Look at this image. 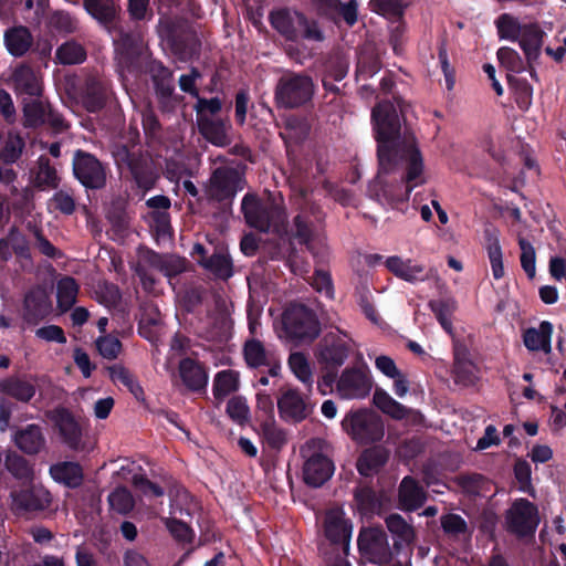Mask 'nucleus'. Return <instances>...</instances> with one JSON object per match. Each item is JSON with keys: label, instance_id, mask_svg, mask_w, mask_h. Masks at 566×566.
Segmentation results:
<instances>
[{"label": "nucleus", "instance_id": "b1692460", "mask_svg": "<svg viewBox=\"0 0 566 566\" xmlns=\"http://www.w3.org/2000/svg\"><path fill=\"white\" fill-rule=\"evenodd\" d=\"M281 413L293 420H301L307 415V406L295 390H287L277 401Z\"/></svg>", "mask_w": 566, "mask_h": 566}, {"label": "nucleus", "instance_id": "6ab92c4d", "mask_svg": "<svg viewBox=\"0 0 566 566\" xmlns=\"http://www.w3.org/2000/svg\"><path fill=\"white\" fill-rule=\"evenodd\" d=\"M386 525L391 534L396 549L410 547L416 539V531L400 515L391 514L386 518Z\"/></svg>", "mask_w": 566, "mask_h": 566}, {"label": "nucleus", "instance_id": "4d7b16f0", "mask_svg": "<svg viewBox=\"0 0 566 566\" xmlns=\"http://www.w3.org/2000/svg\"><path fill=\"white\" fill-rule=\"evenodd\" d=\"M7 469L20 480H30L32 471L29 468L27 461L17 454H10L6 460Z\"/></svg>", "mask_w": 566, "mask_h": 566}, {"label": "nucleus", "instance_id": "412c9836", "mask_svg": "<svg viewBox=\"0 0 566 566\" xmlns=\"http://www.w3.org/2000/svg\"><path fill=\"white\" fill-rule=\"evenodd\" d=\"M198 127L202 136L211 144L223 147L230 144L229 137L230 125L220 119H212L210 117H202L197 119Z\"/></svg>", "mask_w": 566, "mask_h": 566}, {"label": "nucleus", "instance_id": "1a4fd4ad", "mask_svg": "<svg viewBox=\"0 0 566 566\" xmlns=\"http://www.w3.org/2000/svg\"><path fill=\"white\" fill-rule=\"evenodd\" d=\"M506 522L510 530L520 536L533 534L539 523L537 509L527 500H516L507 511Z\"/></svg>", "mask_w": 566, "mask_h": 566}, {"label": "nucleus", "instance_id": "a18cd8bd", "mask_svg": "<svg viewBox=\"0 0 566 566\" xmlns=\"http://www.w3.org/2000/svg\"><path fill=\"white\" fill-rule=\"evenodd\" d=\"M244 358L250 367H259L269 364L270 356L259 340L251 339L245 343Z\"/></svg>", "mask_w": 566, "mask_h": 566}, {"label": "nucleus", "instance_id": "09e8293b", "mask_svg": "<svg viewBox=\"0 0 566 566\" xmlns=\"http://www.w3.org/2000/svg\"><path fill=\"white\" fill-rule=\"evenodd\" d=\"M371 11L387 18H398L402 14L407 3L403 0H370Z\"/></svg>", "mask_w": 566, "mask_h": 566}, {"label": "nucleus", "instance_id": "a878e982", "mask_svg": "<svg viewBox=\"0 0 566 566\" xmlns=\"http://www.w3.org/2000/svg\"><path fill=\"white\" fill-rule=\"evenodd\" d=\"M373 403L381 412L388 415L392 419L401 420L409 413V409L395 400L385 389L376 388L373 395Z\"/></svg>", "mask_w": 566, "mask_h": 566}, {"label": "nucleus", "instance_id": "aec40b11", "mask_svg": "<svg viewBox=\"0 0 566 566\" xmlns=\"http://www.w3.org/2000/svg\"><path fill=\"white\" fill-rule=\"evenodd\" d=\"M15 91L25 95L24 98L39 97L42 91L41 80L34 71L28 66H20L13 73Z\"/></svg>", "mask_w": 566, "mask_h": 566}, {"label": "nucleus", "instance_id": "9b49d317", "mask_svg": "<svg viewBox=\"0 0 566 566\" xmlns=\"http://www.w3.org/2000/svg\"><path fill=\"white\" fill-rule=\"evenodd\" d=\"M352 349V342L345 335H328L319 345L317 359L325 367L340 366Z\"/></svg>", "mask_w": 566, "mask_h": 566}, {"label": "nucleus", "instance_id": "473e14b6", "mask_svg": "<svg viewBox=\"0 0 566 566\" xmlns=\"http://www.w3.org/2000/svg\"><path fill=\"white\" fill-rule=\"evenodd\" d=\"M84 7L87 13L102 24L112 22L117 13L114 0H84Z\"/></svg>", "mask_w": 566, "mask_h": 566}, {"label": "nucleus", "instance_id": "6e6d98bb", "mask_svg": "<svg viewBox=\"0 0 566 566\" xmlns=\"http://www.w3.org/2000/svg\"><path fill=\"white\" fill-rule=\"evenodd\" d=\"M518 244L521 248V264L526 274L533 279L535 276V250L533 245L527 242L525 239L521 238L518 240Z\"/></svg>", "mask_w": 566, "mask_h": 566}, {"label": "nucleus", "instance_id": "3c124183", "mask_svg": "<svg viewBox=\"0 0 566 566\" xmlns=\"http://www.w3.org/2000/svg\"><path fill=\"white\" fill-rule=\"evenodd\" d=\"M108 502L115 512L119 514L128 513L135 504L130 492L125 488H117L108 495Z\"/></svg>", "mask_w": 566, "mask_h": 566}, {"label": "nucleus", "instance_id": "20e7f679", "mask_svg": "<svg viewBox=\"0 0 566 566\" xmlns=\"http://www.w3.org/2000/svg\"><path fill=\"white\" fill-rule=\"evenodd\" d=\"M271 23L286 39H295L297 34H303L305 39L312 41H321L323 39L317 24L307 22L302 14L295 11H274L271 14Z\"/></svg>", "mask_w": 566, "mask_h": 566}, {"label": "nucleus", "instance_id": "a211bd4d", "mask_svg": "<svg viewBox=\"0 0 566 566\" xmlns=\"http://www.w3.org/2000/svg\"><path fill=\"white\" fill-rule=\"evenodd\" d=\"M484 248L491 264L493 277L500 280L504 276L503 253L500 243V231L493 227L484 229Z\"/></svg>", "mask_w": 566, "mask_h": 566}, {"label": "nucleus", "instance_id": "69168bd1", "mask_svg": "<svg viewBox=\"0 0 566 566\" xmlns=\"http://www.w3.org/2000/svg\"><path fill=\"white\" fill-rule=\"evenodd\" d=\"M73 198L63 191L56 192L49 201V208L53 210H60L63 213H72L74 210Z\"/></svg>", "mask_w": 566, "mask_h": 566}, {"label": "nucleus", "instance_id": "4c0bfd02", "mask_svg": "<svg viewBox=\"0 0 566 566\" xmlns=\"http://www.w3.org/2000/svg\"><path fill=\"white\" fill-rule=\"evenodd\" d=\"M289 367L293 375L305 386L313 384V369L307 357L302 353H292L289 357Z\"/></svg>", "mask_w": 566, "mask_h": 566}, {"label": "nucleus", "instance_id": "2eb2a0df", "mask_svg": "<svg viewBox=\"0 0 566 566\" xmlns=\"http://www.w3.org/2000/svg\"><path fill=\"white\" fill-rule=\"evenodd\" d=\"M387 269L396 276L407 282L424 281L437 275V271L431 269L428 272L422 264L413 263L411 260H403L399 256H390L386 260Z\"/></svg>", "mask_w": 566, "mask_h": 566}, {"label": "nucleus", "instance_id": "0eeeda50", "mask_svg": "<svg viewBox=\"0 0 566 566\" xmlns=\"http://www.w3.org/2000/svg\"><path fill=\"white\" fill-rule=\"evenodd\" d=\"M242 210L247 222L261 231L276 229L284 220V213L279 206H262L254 196L247 195L242 200Z\"/></svg>", "mask_w": 566, "mask_h": 566}, {"label": "nucleus", "instance_id": "bb28decb", "mask_svg": "<svg viewBox=\"0 0 566 566\" xmlns=\"http://www.w3.org/2000/svg\"><path fill=\"white\" fill-rule=\"evenodd\" d=\"M553 327L548 322H543L537 328H530L524 334V344L531 350H551V337Z\"/></svg>", "mask_w": 566, "mask_h": 566}, {"label": "nucleus", "instance_id": "bf43d9fd", "mask_svg": "<svg viewBox=\"0 0 566 566\" xmlns=\"http://www.w3.org/2000/svg\"><path fill=\"white\" fill-rule=\"evenodd\" d=\"M35 182L39 186L55 187L56 186V172L54 168L49 165L48 160L40 159L38 171L35 174Z\"/></svg>", "mask_w": 566, "mask_h": 566}, {"label": "nucleus", "instance_id": "423d86ee", "mask_svg": "<svg viewBox=\"0 0 566 566\" xmlns=\"http://www.w3.org/2000/svg\"><path fill=\"white\" fill-rule=\"evenodd\" d=\"M285 337L312 338L317 332L315 315L304 305L295 304L285 310L282 316Z\"/></svg>", "mask_w": 566, "mask_h": 566}, {"label": "nucleus", "instance_id": "2f4dec72", "mask_svg": "<svg viewBox=\"0 0 566 566\" xmlns=\"http://www.w3.org/2000/svg\"><path fill=\"white\" fill-rule=\"evenodd\" d=\"M4 41L9 52L20 56L31 46L32 36L27 28L18 27L6 32Z\"/></svg>", "mask_w": 566, "mask_h": 566}, {"label": "nucleus", "instance_id": "9d476101", "mask_svg": "<svg viewBox=\"0 0 566 566\" xmlns=\"http://www.w3.org/2000/svg\"><path fill=\"white\" fill-rule=\"evenodd\" d=\"M10 496L11 510L17 514L42 511L51 503L50 493L41 486L13 490Z\"/></svg>", "mask_w": 566, "mask_h": 566}, {"label": "nucleus", "instance_id": "864d4df0", "mask_svg": "<svg viewBox=\"0 0 566 566\" xmlns=\"http://www.w3.org/2000/svg\"><path fill=\"white\" fill-rule=\"evenodd\" d=\"M227 413L239 424L247 422L250 417V409L247 400L240 396L231 398L227 405Z\"/></svg>", "mask_w": 566, "mask_h": 566}, {"label": "nucleus", "instance_id": "13d9d810", "mask_svg": "<svg viewBox=\"0 0 566 566\" xmlns=\"http://www.w3.org/2000/svg\"><path fill=\"white\" fill-rule=\"evenodd\" d=\"M497 59L509 71L518 73L524 70V63L516 51L510 48H501L497 51Z\"/></svg>", "mask_w": 566, "mask_h": 566}, {"label": "nucleus", "instance_id": "39448f33", "mask_svg": "<svg viewBox=\"0 0 566 566\" xmlns=\"http://www.w3.org/2000/svg\"><path fill=\"white\" fill-rule=\"evenodd\" d=\"M371 388L373 377L366 365L346 368L336 384L337 394L345 399L365 398Z\"/></svg>", "mask_w": 566, "mask_h": 566}, {"label": "nucleus", "instance_id": "c756f323", "mask_svg": "<svg viewBox=\"0 0 566 566\" xmlns=\"http://www.w3.org/2000/svg\"><path fill=\"white\" fill-rule=\"evenodd\" d=\"M240 386V374L232 369L217 373L213 379V396L221 401L228 395L237 391Z\"/></svg>", "mask_w": 566, "mask_h": 566}, {"label": "nucleus", "instance_id": "c85d7f7f", "mask_svg": "<svg viewBox=\"0 0 566 566\" xmlns=\"http://www.w3.org/2000/svg\"><path fill=\"white\" fill-rule=\"evenodd\" d=\"M14 442L22 451L36 453L44 446V438L38 426L30 424L15 433Z\"/></svg>", "mask_w": 566, "mask_h": 566}, {"label": "nucleus", "instance_id": "dca6fc26", "mask_svg": "<svg viewBox=\"0 0 566 566\" xmlns=\"http://www.w3.org/2000/svg\"><path fill=\"white\" fill-rule=\"evenodd\" d=\"M49 418L54 422L64 442L71 448H76L82 432L73 415L66 409L60 408L50 412Z\"/></svg>", "mask_w": 566, "mask_h": 566}, {"label": "nucleus", "instance_id": "5fc2aeb1", "mask_svg": "<svg viewBox=\"0 0 566 566\" xmlns=\"http://www.w3.org/2000/svg\"><path fill=\"white\" fill-rule=\"evenodd\" d=\"M163 521L165 522L171 536L177 541L188 543L193 538V532L186 523L175 517H167Z\"/></svg>", "mask_w": 566, "mask_h": 566}, {"label": "nucleus", "instance_id": "f03ea898", "mask_svg": "<svg viewBox=\"0 0 566 566\" xmlns=\"http://www.w3.org/2000/svg\"><path fill=\"white\" fill-rule=\"evenodd\" d=\"M303 480L313 488L323 485L334 473L335 467L329 457V448L322 440H311L302 449Z\"/></svg>", "mask_w": 566, "mask_h": 566}, {"label": "nucleus", "instance_id": "5701e85b", "mask_svg": "<svg viewBox=\"0 0 566 566\" xmlns=\"http://www.w3.org/2000/svg\"><path fill=\"white\" fill-rule=\"evenodd\" d=\"M179 374L184 384L191 390H199L207 386L208 375L206 370L192 359L181 360Z\"/></svg>", "mask_w": 566, "mask_h": 566}, {"label": "nucleus", "instance_id": "c03bdc74", "mask_svg": "<svg viewBox=\"0 0 566 566\" xmlns=\"http://www.w3.org/2000/svg\"><path fill=\"white\" fill-rule=\"evenodd\" d=\"M115 159L119 166L127 165L140 187L149 188L154 184V176L151 174L144 175L140 172L138 165L132 159L130 154L125 148L118 150L115 155Z\"/></svg>", "mask_w": 566, "mask_h": 566}, {"label": "nucleus", "instance_id": "f8f14e48", "mask_svg": "<svg viewBox=\"0 0 566 566\" xmlns=\"http://www.w3.org/2000/svg\"><path fill=\"white\" fill-rule=\"evenodd\" d=\"M74 175L85 186L99 188L105 182V171L101 163L90 154L77 151L73 163Z\"/></svg>", "mask_w": 566, "mask_h": 566}, {"label": "nucleus", "instance_id": "49530a36", "mask_svg": "<svg viewBox=\"0 0 566 566\" xmlns=\"http://www.w3.org/2000/svg\"><path fill=\"white\" fill-rule=\"evenodd\" d=\"M2 388L6 394L21 401H29L35 392L31 382L20 379L8 380Z\"/></svg>", "mask_w": 566, "mask_h": 566}, {"label": "nucleus", "instance_id": "f704fd0d", "mask_svg": "<svg viewBox=\"0 0 566 566\" xmlns=\"http://www.w3.org/2000/svg\"><path fill=\"white\" fill-rule=\"evenodd\" d=\"M295 237L298 239L300 243L306 244L307 249L313 254L318 253L317 248H323L325 245L324 238L319 234L313 233L308 223L300 216L295 218Z\"/></svg>", "mask_w": 566, "mask_h": 566}, {"label": "nucleus", "instance_id": "8fccbe9b", "mask_svg": "<svg viewBox=\"0 0 566 566\" xmlns=\"http://www.w3.org/2000/svg\"><path fill=\"white\" fill-rule=\"evenodd\" d=\"M85 59L84 49L75 42H66L56 51V60L62 64H76Z\"/></svg>", "mask_w": 566, "mask_h": 566}, {"label": "nucleus", "instance_id": "ea45409f", "mask_svg": "<svg viewBox=\"0 0 566 566\" xmlns=\"http://www.w3.org/2000/svg\"><path fill=\"white\" fill-rule=\"evenodd\" d=\"M495 23L500 38L509 41H517L525 28V24L506 13L500 15Z\"/></svg>", "mask_w": 566, "mask_h": 566}, {"label": "nucleus", "instance_id": "ddd939ff", "mask_svg": "<svg viewBox=\"0 0 566 566\" xmlns=\"http://www.w3.org/2000/svg\"><path fill=\"white\" fill-rule=\"evenodd\" d=\"M323 526L325 536L333 543L342 544L347 552L353 526L345 517L344 511L339 507L328 510L325 513Z\"/></svg>", "mask_w": 566, "mask_h": 566}, {"label": "nucleus", "instance_id": "f257e3e1", "mask_svg": "<svg viewBox=\"0 0 566 566\" xmlns=\"http://www.w3.org/2000/svg\"><path fill=\"white\" fill-rule=\"evenodd\" d=\"M373 123L378 143L379 170L370 185V193L392 208L406 202L413 187L423 184V160L416 138L401 128L398 108L390 102L373 109Z\"/></svg>", "mask_w": 566, "mask_h": 566}, {"label": "nucleus", "instance_id": "4468645a", "mask_svg": "<svg viewBox=\"0 0 566 566\" xmlns=\"http://www.w3.org/2000/svg\"><path fill=\"white\" fill-rule=\"evenodd\" d=\"M240 189H242V180L234 169L219 168L210 179L209 192L218 200L233 197Z\"/></svg>", "mask_w": 566, "mask_h": 566}, {"label": "nucleus", "instance_id": "4be33fe9", "mask_svg": "<svg viewBox=\"0 0 566 566\" xmlns=\"http://www.w3.org/2000/svg\"><path fill=\"white\" fill-rule=\"evenodd\" d=\"M543 38L544 32L537 24H525V28L517 41L520 42V46L524 51L528 61H533L538 57L543 44Z\"/></svg>", "mask_w": 566, "mask_h": 566}, {"label": "nucleus", "instance_id": "58836bf2", "mask_svg": "<svg viewBox=\"0 0 566 566\" xmlns=\"http://www.w3.org/2000/svg\"><path fill=\"white\" fill-rule=\"evenodd\" d=\"M28 252V242L22 234L12 230L7 239L0 240V255L2 259H8L15 253L20 256H25Z\"/></svg>", "mask_w": 566, "mask_h": 566}, {"label": "nucleus", "instance_id": "603ef678", "mask_svg": "<svg viewBox=\"0 0 566 566\" xmlns=\"http://www.w3.org/2000/svg\"><path fill=\"white\" fill-rule=\"evenodd\" d=\"M96 349L106 359H115L122 350L119 339L114 335H102L95 340Z\"/></svg>", "mask_w": 566, "mask_h": 566}, {"label": "nucleus", "instance_id": "37998d69", "mask_svg": "<svg viewBox=\"0 0 566 566\" xmlns=\"http://www.w3.org/2000/svg\"><path fill=\"white\" fill-rule=\"evenodd\" d=\"M149 208L155 209L151 218L158 223V230L166 233L169 229V219L166 210L170 207V200L165 196H156L147 201Z\"/></svg>", "mask_w": 566, "mask_h": 566}, {"label": "nucleus", "instance_id": "de8ad7c7", "mask_svg": "<svg viewBox=\"0 0 566 566\" xmlns=\"http://www.w3.org/2000/svg\"><path fill=\"white\" fill-rule=\"evenodd\" d=\"M454 377L458 382L465 386L473 384L476 379L475 366L459 353L455 355Z\"/></svg>", "mask_w": 566, "mask_h": 566}, {"label": "nucleus", "instance_id": "6e6552de", "mask_svg": "<svg viewBox=\"0 0 566 566\" xmlns=\"http://www.w3.org/2000/svg\"><path fill=\"white\" fill-rule=\"evenodd\" d=\"M313 82L304 75L283 77L276 87V101L284 107H295L311 99Z\"/></svg>", "mask_w": 566, "mask_h": 566}, {"label": "nucleus", "instance_id": "f3484780", "mask_svg": "<svg viewBox=\"0 0 566 566\" xmlns=\"http://www.w3.org/2000/svg\"><path fill=\"white\" fill-rule=\"evenodd\" d=\"M358 547L360 553L369 559L381 556L388 551L387 536L379 527L365 528L358 536Z\"/></svg>", "mask_w": 566, "mask_h": 566}, {"label": "nucleus", "instance_id": "774afa93", "mask_svg": "<svg viewBox=\"0 0 566 566\" xmlns=\"http://www.w3.org/2000/svg\"><path fill=\"white\" fill-rule=\"evenodd\" d=\"M514 474L520 483V489L526 492L531 486V467L524 461L520 460L514 465Z\"/></svg>", "mask_w": 566, "mask_h": 566}, {"label": "nucleus", "instance_id": "393cba45", "mask_svg": "<svg viewBox=\"0 0 566 566\" xmlns=\"http://www.w3.org/2000/svg\"><path fill=\"white\" fill-rule=\"evenodd\" d=\"M424 491L411 478H405L400 484L399 501L403 510L412 511L423 504Z\"/></svg>", "mask_w": 566, "mask_h": 566}, {"label": "nucleus", "instance_id": "052dcab7", "mask_svg": "<svg viewBox=\"0 0 566 566\" xmlns=\"http://www.w3.org/2000/svg\"><path fill=\"white\" fill-rule=\"evenodd\" d=\"M23 148V140L20 136L10 134L6 142L1 157L8 163H13L18 159Z\"/></svg>", "mask_w": 566, "mask_h": 566}, {"label": "nucleus", "instance_id": "72a5a7b5", "mask_svg": "<svg viewBox=\"0 0 566 566\" xmlns=\"http://www.w3.org/2000/svg\"><path fill=\"white\" fill-rule=\"evenodd\" d=\"M25 308L34 317L45 316L51 308L50 296L44 287H36L25 297Z\"/></svg>", "mask_w": 566, "mask_h": 566}, {"label": "nucleus", "instance_id": "e2e57ef3", "mask_svg": "<svg viewBox=\"0 0 566 566\" xmlns=\"http://www.w3.org/2000/svg\"><path fill=\"white\" fill-rule=\"evenodd\" d=\"M441 525L444 532L452 535L463 534L467 531L465 521L460 515L457 514H448L443 516L441 518Z\"/></svg>", "mask_w": 566, "mask_h": 566}, {"label": "nucleus", "instance_id": "79ce46f5", "mask_svg": "<svg viewBox=\"0 0 566 566\" xmlns=\"http://www.w3.org/2000/svg\"><path fill=\"white\" fill-rule=\"evenodd\" d=\"M386 461V454L380 449L366 450L357 462V469L361 475H370Z\"/></svg>", "mask_w": 566, "mask_h": 566}, {"label": "nucleus", "instance_id": "a19ab883", "mask_svg": "<svg viewBox=\"0 0 566 566\" xmlns=\"http://www.w3.org/2000/svg\"><path fill=\"white\" fill-rule=\"evenodd\" d=\"M78 285L72 277H63L57 282V304L62 311L70 310L76 301Z\"/></svg>", "mask_w": 566, "mask_h": 566}, {"label": "nucleus", "instance_id": "7ed1b4c3", "mask_svg": "<svg viewBox=\"0 0 566 566\" xmlns=\"http://www.w3.org/2000/svg\"><path fill=\"white\" fill-rule=\"evenodd\" d=\"M342 427L354 440L361 443L379 441L384 437V423L375 412L360 410L349 412Z\"/></svg>", "mask_w": 566, "mask_h": 566}, {"label": "nucleus", "instance_id": "680f3d73", "mask_svg": "<svg viewBox=\"0 0 566 566\" xmlns=\"http://www.w3.org/2000/svg\"><path fill=\"white\" fill-rule=\"evenodd\" d=\"M262 437L272 448H280L285 442L283 431L269 421L262 426Z\"/></svg>", "mask_w": 566, "mask_h": 566}, {"label": "nucleus", "instance_id": "0e129e2a", "mask_svg": "<svg viewBox=\"0 0 566 566\" xmlns=\"http://www.w3.org/2000/svg\"><path fill=\"white\" fill-rule=\"evenodd\" d=\"M375 368L388 379L398 376L401 371L395 360L387 355H378L375 357Z\"/></svg>", "mask_w": 566, "mask_h": 566}, {"label": "nucleus", "instance_id": "338daca9", "mask_svg": "<svg viewBox=\"0 0 566 566\" xmlns=\"http://www.w3.org/2000/svg\"><path fill=\"white\" fill-rule=\"evenodd\" d=\"M221 101L219 98H198L197 104L195 106L197 111V119H202V117H209V115H213L221 109Z\"/></svg>", "mask_w": 566, "mask_h": 566}, {"label": "nucleus", "instance_id": "7c9ffc66", "mask_svg": "<svg viewBox=\"0 0 566 566\" xmlns=\"http://www.w3.org/2000/svg\"><path fill=\"white\" fill-rule=\"evenodd\" d=\"M136 469L137 467L132 463L123 467L120 473L124 479L130 481L144 495L155 497L163 496V489L148 481L143 474L135 472Z\"/></svg>", "mask_w": 566, "mask_h": 566}, {"label": "nucleus", "instance_id": "e433bc0d", "mask_svg": "<svg viewBox=\"0 0 566 566\" xmlns=\"http://www.w3.org/2000/svg\"><path fill=\"white\" fill-rule=\"evenodd\" d=\"M198 261L205 269L218 277L228 279L232 275V263L229 255L223 250L214 253L208 260L199 259Z\"/></svg>", "mask_w": 566, "mask_h": 566}, {"label": "nucleus", "instance_id": "c9c22d12", "mask_svg": "<svg viewBox=\"0 0 566 566\" xmlns=\"http://www.w3.org/2000/svg\"><path fill=\"white\" fill-rule=\"evenodd\" d=\"M49 109L50 107L39 97L23 98V112L28 126H36L46 122Z\"/></svg>", "mask_w": 566, "mask_h": 566}, {"label": "nucleus", "instance_id": "cd10ccee", "mask_svg": "<svg viewBox=\"0 0 566 566\" xmlns=\"http://www.w3.org/2000/svg\"><path fill=\"white\" fill-rule=\"evenodd\" d=\"M51 476L70 488H76L83 480L81 467L74 462H62L50 468Z\"/></svg>", "mask_w": 566, "mask_h": 566}]
</instances>
